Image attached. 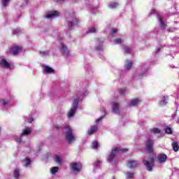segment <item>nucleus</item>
I'll return each mask as SVG.
<instances>
[{
    "instance_id": "48",
    "label": "nucleus",
    "mask_w": 179,
    "mask_h": 179,
    "mask_svg": "<svg viewBox=\"0 0 179 179\" xmlns=\"http://www.w3.org/2000/svg\"><path fill=\"white\" fill-rule=\"evenodd\" d=\"M154 57H155V58H156V57H157V51H155V52L154 53Z\"/></svg>"
},
{
    "instance_id": "31",
    "label": "nucleus",
    "mask_w": 179,
    "mask_h": 179,
    "mask_svg": "<svg viewBox=\"0 0 179 179\" xmlns=\"http://www.w3.org/2000/svg\"><path fill=\"white\" fill-rule=\"evenodd\" d=\"M172 148H173L174 152H178V150H179L178 143L173 142L172 143Z\"/></svg>"
},
{
    "instance_id": "3",
    "label": "nucleus",
    "mask_w": 179,
    "mask_h": 179,
    "mask_svg": "<svg viewBox=\"0 0 179 179\" xmlns=\"http://www.w3.org/2000/svg\"><path fill=\"white\" fill-rule=\"evenodd\" d=\"M125 152H128V149L127 148H121L120 147H115L113 148L111 152L107 157V161L109 162V163H116L117 162V156L121 153H125Z\"/></svg>"
},
{
    "instance_id": "9",
    "label": "nucleus",
    "mask_w": 179,
    "mask_h": 179,
    "mask_svg": "<svg viewBox=\"0 0 179 179\" xmlns=\"http://www.w3.org/2000/svg\"><path fill=\"white\" fill-rule=\"evenodd\" d=\"M158 22H159V27L160 30H162V31H164L166 29H167V27H168L167 24L166 23V22H164V20L162 17H159Z\"/></svg>"
},
{
    "instance_id": "25",
    "label": "nucleus",
    "mask_w": 179,
    "mask_h": 179,
    "mask_svg": "<svg viewBox=\"0 0 179 179\" xmlns=\"http://www.w3.org/2000/svg\"><path fill=\"white\" fill-rule=\"evenodd\" d=\"M132 61L127 60L124 64V69H126V71H129V69L132 68Z\"/></svg>"
},
{
    "instance_id": "10",
    "label": "nucleus",
    "mask_w": 179,
    "mask_h": 179,
    "mask_svg": "<svg viewBox=\"0 0 179 179\" xmlns=\"http://www.w3.org/2000/svg\"><path fill=\"white\" fill-rule=\"evenodd\" d=\"M153 145H155V141H153V140H148L145 145L147 152H149V153H152L153 152Z\"/></svg>"
},
{
    "instance_id": "36",
    "label": "nucleus",
    "mask_w": 179,
    "mask_h": 179,
    "mask_svg": "<svg viewBox=\"0 0 179 179\" xmlns=\"http://www.w3.org/2000/svg\"><path fill=\"white\" fill-rule=\"evenodd\" d=\"M9 2H10V0H1V3L3 8H6V6L9 5Z\"/></svg>"
},
{
    "instance_id": "13",
    "label": "nucleus",
    "mask_w": 179,
    "mask_h": 179,
    "mask_svg": "<svg viewBox=\"0 0 179 179\" xmlns=\"http://www.w3.org/2000/svg\"><path fill=\"white\" fill-rule=\"evenodd\" d=\"M139 164V162L136 160L134 159H129L127 161V166L129 167V169H135V167H138V165Z\"/></svg>"
},
{
    "instance_id": "50",
    "label": "nucleus",
    "mask_w": 179,
    "mask_h": 179,
    "mask_svg": "<svg viewBox=\"0 0 179 179\" xmlns=\"http://www.w3.org/2000/svg\"><path fill=\"white\" fill-rule=\"evenodd\" d=\"M0 131H1V127H0Z\"/></svg>"
},
{
    "instance_id": "42",
    "label": "nucleus",
    "mask_w": 179,
    "mask_h": 179,
    "mask_svg": "<svg viewBox=\"0 0 179 179\" xmlns=\"http://www.w3.org/2000/svg\"><path fill=\"white\" fill-rule=\"evenodd\" d=\"M127 179H132V178H134V173H127Z\"/></svg>"
},
{
    "instance_id": "11",
    "label": "nucleus",
    "mask_w": 179,
    "mask_h": 179,
    "mask_svg": "<svg viewBox=\"0 0 179 179\" xmlns=\"http://www.w3.org/2000/svg\"><path fill=\"white\" fill-rule=\"evenodd\" d=\"M29 0H20L16 3L15 8L22 10L27 5Z\"/></svg>"
},
{
    "instance_id": "1",
    "label": "nucleus",
    "mask_w": 179,
    "mask_h": 179,
    "mask_svg": "<svg viewBox=\"0 0 179 179\" xmlns=\"http://www.w3.org/2000/svg\"><path fill=\"white\" fill-rule=\"evenodd\" d=\"M54 128L56 131H59V129H62L66 136V140L69 143H73L76 141L75 137V133H73V129L71 128L69 125H63V126H58L55 125Z\"/></svg>"
},
{
    "instance_id": "40",
    "label": "nucleus",
    "mask_w": 179,
    "mask_h": 179,
    "mask_svg": "<svg viewBox=\"0 0 179 179\" xmlns=\"http://www.w3.org/2000/svg\"><path fill=\"white\" fill-rule=\"evenodd\" d=\"M120 94H127V93H128V91L125 88H122L120 90Z\"/></svg>"
},
{
    "instance_id": "41",
    "label": "nucleus",
    "mask_w": 179,
    "mask_h": 179,
    "mask_svg": "<svg viewBox=\"0 0 179 179\" xmlns=\"http://www.w3.org/2000/svg\"><path fill=\"white\" fill-rule=\"evenodd\" d=\"M96 31H97L96 27H92L88 30V33H96Z\"/></svg>"
},
{
    "instance_id": "35",
    "label": "nucleus",
    "mask_w": 179,
    "mask_h": 179,
    "mask_svg": "<svg viewBox=\"0 0 179 179\" xmlns=\"http://www.w3.org/2000/svg\"><path fill=\"white\" fill-rule=\"evenodd\" d=\"M40 55L41 57H48V55H50V52H48V50L40 52Z\"/></svg>"
},
{
    "instance_id": "15",
    "label": "nucleus",
    "mask_w": 179,
    "mask_h": 179,
    "mask_svg": "<svg viewBox=\"0 0 179 179\" xmlns=\"http://www.w3.org/2000/svg\"><path fill=\"white\" fill-rule=\"evenodd\" d=\"M142 102V99L139 98H134L131 99L129 103V107H135V106H138L141 104Z\"/></svg>"
},
{
    "instance_id": "8",
    "label": "nucleus",
    "mask_w": 179,
    "mask_h": 179,
    "mask_svg": "<svg viewBox=\"0 0 179 179\" xmlns=\"http://www.w3.org/2000/svg\"><path fill=\"white\" fill-rule=\"evenodd\" d=\"M59 16V13L55 11L52 13H48L44 15L45 19H48V20H52V19Z\"/></svg>"
},
{
    "instance_id": "20",
    "label": "nucleus",
    "mask_w": 179,
    "mask_h": 179,
    "mask_svg": "<svg viewBox=\"0 0 179 179\" xmlns=\"http://www.w3.org/2000/svg\"><path fill=\"white\" fill-rule=\"evenodd\" d=\"M43 73H53L54 69L48 66H43Z\"/></svg>"
},
{
    "instance_id": "30",
    "label": "nucleus",
    "mask_w": 179,
    "mask_h": 179,
    "mask_svg": "<svg viewBox=\"0 0 179 179\" xmlns=\"http://www.w3.org/2000/svg\"><path fill=\"white\" fill-rule=\"evenodd\" d=\"M164 131H165V134H166V135H173V129H171V127H166L164 129Z\"/></svg>"
},
{
    "instance_id": "44",
    "label": "nucleus",
    "mask_w": 179,
    "mask_h": 179,
    "mask_svg": "<svg viewBox=\"0 0 179 179\" xmlns=\"http://www.w3.org/2000/svg\"><path fill=\"white\" fill-rule=\"evenodd\" d=\"M150 132L151 134H157V128L154 127L152 129H150Z\"/></svg>"
},
{
    "instance_id": "45",
    "label": "nucleus",
    "mask_w": 179,
    "mask_h": 179,
    "mask_svg": "<svg viewBox=\"0 0 179 179\" xmlns=\"http://www.w3.org/2000/svg\"><path fill=\"white\" fill-rule=\"evenodd\" d=\"M15 141H16L17 143H20L22 142V138L20 137H15Z\"/></svg>"
},
{
    "instance_id": "5",
    "label": "nucleus",
    "mask_w": 179,
    "mask_h": 179,
    "mask_svg": "<svg viewBox=\"0 0 179 179\" xmlns=\"http://www.w3.org/2000/svg\"><path fill=\"white\" fill-rule=\"evenodd\" d=\"M0 66L1 68H4L5 69H13V66L12 65V62L7 59L6 58H0Z\"/></svg>"
},
{
    "instance_id": "4",
    "label": "nucleus",
    "mask_w": 179,
    "mask_h": 179,
    "mask_svg": "<svg viewBox=\"0 0 179 179\" xmlns=\"http://www.w3.org/2000/svg\"><path fill=\"white\" fill-rule=\"evenodd\" d=\"M157 157L155 154L151 153L148 160L143 159V163L145 166L148 171H152L153 170V165L156 161Z\"/></svg>"
},
{
    "instance_id": "37",
    "label": "nucleus",
    "mask_w": 179,
    "mask_h": 179,
    "mask_svg": "<svg viewBox=\"0 0 179 179\" xmlns=\"http://www.w3.org/2000/svg\"><path fill=\"white\" fill-rule=\"evenodd\" d=\"M149 15L150 16H152V15H154V16H156V17H157V13L156 8H152Z\"/></svg>"
},
{
    "instance_id": "16",
    "label": "nucleus",
    "mask_w": 179,
    "mask_h": 179,
    "mask_svg": "<svg viewBox=\"0 0 179 179\" xmlns=\"http://www.w3.org/2000/svg\"><path fill=\"white\" fill-rule=\"evenodd\" d=\"M112 110L114 114H120V103L113 102L112 103Z\"/></svg>"
},
{
    "instance_id": "21",
    "label": "nucleus",
    "mask_w": 179,
    "mask_h": 179,
    "mask_svg": "<svg viewBox=\"0 0 179 179\" xmlns=\"http://www.w3.org/2000/svg\"><path fill=\"white\" fill-rule=\"evenodd\" d=\"M8 104L9 100L4 98H0V106H1V107H7Z\"/></svg>"
},
{
    "instance_id": "29",
    "label": "nucleus",
    "mask_w": 179,
    "mask_h": 179,
    "mask_svg": "<svg viewBox=\"0 0 179 179\" xmlns=\"http://www.w3.org/2000/svg\"><path fill=\"white\" fill-rule=\"evenodd\" d=\"M122 48H123V51L127 54H131V52H132V49L129 46L124 45Z\"/></svg>"
},
{
    "instance_id": "43",
    "label": "nucleus",
    "mask_w": 179,
    "mask_h": 179,
    "mask_svg": "<svg viewBox=\"0 0 179 179\" xmlns=\"http://www.w3.org/2000/svg\"><path fill=\"white\" fill-rule=\"evenodd\" d=\"M92 146L94 149H97V148H99V143H97V141H94L92 143Z\"/></svg>"
},
{
    "instance_id": "34",
    "label": "nucleus",
    "mask_w": 179,
    "mask_h": 179,
    "mask_svg": "<svg viewBox=\"0 0 179 179\" xmlns=\"http://www.w3.org/2000/svg\"><path fill=\"white\" fill-rule=\"evenodd\" d=\"M117 6H118L117 2H111L109 4V8H110V9H114V8H117Z\"/></svg>"
},
{
    "instance_id": "7",
    "label": "nucleus",
    "mask_w": 179,
    "mask_h": 179,
    "mask_svg": "<svg viewBox=\"0 0 179 179\" xmlns=\"http://www.w3.org/2000/svg\"><path fill=\"white\" fill-rule=\"evenodd\" d=\"M23 51V48L20 45H13L10 48V52L13 55H17V54H20V52H22Z\"/></svg>"
},
{
    "instance_id": "28",
    "label": "nucleus",
    "mask_w": 179,
    "mask_h": 179,
    "mask_svg": "<svg viewBox=\"0 0 179 179\" xmlns=\"http://www.w3.org/2000/svg\"><path fill=\"white\" fill-rule=\"evenodd\" d=\"M31 130L30 129V128L25 127L22 130V133L20 134V136H22V135H29V134H31Z\"/></svg>"
},
{
    "instance_id": "33",
    "label": "nucleus",
    "mask_w": 179,
    "mask_h": 179,
    "mask_svg": "<svg viewBox=\"0 0 179 179\" xmlns=\"http://www.w3.org/2000/svg\"><path fill=\"white\" fill-rule=\"evenodd\" d=\"M94 170H96V169H100V167H101V162L100 161H96L94 164Z\"/></svg>"
},
{
    "instance_id": "19",
    "label": "nucleus",
    "mask_w": 179,
    "mask_h": 179,
    "mask_svg": "<svg viewBox=\"0 0 179 179\" xmlns=\"http://www.w3.org/2000/svg\"><path fill=\"white\" fill-rule=\"evenodd\" d=\"M22 164L24 167H30V164H31V160L29 157H25L22 161Z\"/></svg>"
},
{
    "instance_id": "17",
    "label": "nucleus",
    "mask_w": 179,
    "mask_h": 179,
    "mask_svg": "<svg viewBox=\"0 0 179 179\" xmlns=\"http://www.w3.org/2000/svg\"><path fill=\"white\" fill-rule=\"evenodd\" d=\"M158 163L161 164L162 163H166L167 162V155L166 154H159L157 157Z\"/></svg>"
},
{
    "instance_id": "46",
    "label": "nucleus",
    "mask_w": 179,
    "mask_h": 179,
    "mask_svg": "<svg viewBox=\"0 0 179 179\" xmlns=\"http://www.w3.org/2000/svg\"><path fill=\"white\" fill-rule=\"evenodd\" d=\"M34 120V119H33L32 117H29L28 118V122H29V124H31V122H33Z\"/></svg>"
},
{
    "instance_id": "26",
    "label": "nucleus",
    "mask_w": 179,
    "mask_h": 179,
    "mask_svg": "<svg viewBox=\"0 0 179 179\" xmlns=\"http://www.w3.org/2000/svg\"><path fill=\"white\" fill-rule=\"evenodd\" d=\"M80 20L78 19H75L73 21H68V27H73V26H75V24H78Z\"/></svg>"
},
{
    "instance_id": "49",
    "label": "nucleus",
    "mask_w": 179,
    "mask_h": 179,
    "mask_svg": "<svg viewBox=\"0 0 179 179\" xmlns=\"http://www.w3.org/2000/svg\"><path fill=\"white\" fill-rule=\"evenodd\" d=\"M157 134L158 135L162 134V131H160V129H157Z\"/></svg>"
},
{
    "instance_id": "32",
    "label": "nucleus",
    "mask_w": 179,
    "mask_h": 179,
    "mask_svg": "<svg viewBox=\"0 0 179 179\" xmlns=\"http://www.w3.org/2000/svg\"><path fill=\"white\" fill-rule=\"evenodd\" d=\"M22 33V30L19 28H17L15 29H13L12 31V34L13 36H19Z\"/></svg>"
},
{
    "instance_id": "39",
    "label": "nucleus",
    "mask_w": 179,
    "mask_h": 179,
    "mask_svg": "<svg viewBox=\"0 0 179 179\" xmlns=\"http://www.w3.org/2000/svg\"><path fill=\"white\" fill-rule=\"evenodd\" d=\"M117 33H118V29L113 28L110 31V35L112 36V37H114V36H115Z\"/></svg>"
},
{
    "instance_id": "2",
    "label": "nucleus",
    "mask_w": 179,
    "mask_h": 179,
    "mask_svg": "<svg viewBox=\"0 0 179 179\" xmlns=\"http://www.w3.org/2000/svg\"><path fill=\"white\" fill-rule=\"evenodd\" d=\"M87 94H89V92L85 91L82 94V95H77L75 96L71 104V108L67 113L68 118H73V117H74L76 113V110H78V106H79V101L82 99V96H87Z\"/></svg>"
},
{
    "instance_id": "24",
    "label": "nucleus",
    "mask_w": 179,
    "mask_h": 179,
    "mask_svg": "<svg viewBox=\"0 0 179 179\" xmlns=\"http://www.w3.org/2000/svg\"><path fill=\"white\" fill-rule=\"evenodd\" d=\"M167 100H169V99L166 96H163V98L159 101V106L160 107H163L164 106H166V104H167Z\"/></svg>"
},
{
    "instance_id": "12",
    "label": "nucleus",
    "mask_w": 179,
    "mask_h": 179,
    "mask_svg": "<svg viewBox=\"0 0 179 179\" xmlns=\"http://www.w3.org/2000/svg\"><path fill=\"white\" fill-rule=\"evenodd\" d=\"M60 51L64 57H68V55H69V50H68V48L62 43H60Z\"/></svg>"
},
{
    "instance_id": "38",
    "label": "nucleus",
    "mask_w": 179,
    "mask_h": 179,
    "mask_svg": "<svg viewBox=\"0 0 179 179\" xmlns=\"http://www.w3.org/2000/svg\"><path fill=\"white\" fill-rule=\"evenodd\" d=\"M122 43H124V39H122L121 38H117L115 39V44H122Z\"/></svg>"
},
{
    "instance_id": "14",
    "label": "nucleus",
    "mask_w": 179,
    "mask_h": 179,
    "mask_svg": "<svg viewBox=\"0 0 179 179\" xmlns=\"http://www.w3.org/2000/svg\"><path fill=\"white\" fill-rule=\"evenodd\" d=\"M95 50L96 51H103V40L101 38L96 40Z\"/></svg>"
},
{
    "instance_id": "18",
    "label": "nucleus",
    "mask_w": 179,
    "mask_h": 179,
    "mask_svg": "<svg viewBox=\"0 0 179 179\" xmlns=\"http://www.w3.org/2000/svg\"><path fill=\"white\" fill-rule=\"evenodd\" d=\"M99 129V127L97 125L91 126L90 129L87 130V134L88 135H93V134L95 133L96 131Z\"/></svg>"
},
{
    "instance_id": "47",
    "label": "nucleus",
    "mask_w": 179,
    "mask_h": 179,
    "mask_svg": "<svg viewBox=\"0 0 179 179\" xmlns=\"http://www.w3.org/2000/svg\"><path fill=\"white\" fill-rule=\"evenodd\" d=\"M102 119H103V116H101L99 118L96 119V121H95L96 124H99V122L101 121Z\"/></svg>"
},
{
    "instance_id": "22",
    "label": "nucleus",
    "mask_w": 179,
    "mask_h": 179,
    "mask_svg": "<svg viewBox=\"0 0 179 179\" xmlns=\"http://www.w3.org/2000/svg\"><path fill=\"white\" fill-rule=\"evenodd\" d=\"M20 176V169L17 168L14 170L13 177L11 179H19Z\"/></svg>"
},
{
    "instance_id": "27",
    "label": "nucleus",
    "mask_w": 179,
    "mask_h": 179,
    "mask_svg": "<svg viewBox=\"0 0 179 179\" xmlns=\"http://www.w3.org/2000/svg\"><path fill=\"white\" fill-rule=\"evenodd\" d=\"M59 171V167L53 166L50 169V173L52 174V176H55Z\"/></svg>"
},
{
    "instance_id": "23",
    "label": "nucleus",
    "mask_w": 179,
    "mask_h": 179,
    "mask_svg": "<svg viewBox=\"0 0 179 179\" xmlns=\"http://www.w3.org/2000/svg\"><path fill=\"white\" fill-rule=\"evenodd\" d=\"M55 162L56 163H57V164H59V166H61V164H62V156H61V155H56L55 156Z\"/></svg>"
},
{
    "instance_id": "6",
    "label": "nucleus",
    "mask_w": 179,
    "mask_h": 179,
    "mask_svg": "<svg viewBox=\"0 0 179 179\" xmlns=\"http://www.w3.org/2000/svg\"><path fill=\"white\" fill-rule=\"evenodd\" d=\"M70 167L73 173H80V170H82V164L80 162H73L71 164Z\"/></svg>"
}]
</instances>
